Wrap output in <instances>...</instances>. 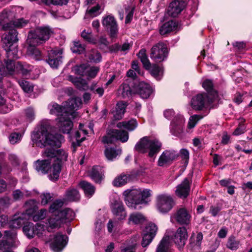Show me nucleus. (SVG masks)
<instances>
[{
    "mask_svg": "<svg viewBox=\"0 0 252 252\" xmlns=\"http://www.w3.org/2000/svg\"><path fill=\"white\" fill-rule=\"evenodd\" d=\"M68 154L63 150L47 149L42 153L43 160L35 162V169L42 173L49 174V178L56 181L59 177L62 167L67 160Z\"/></svg>",
    "mask_w": 252,
    "mask_h": 252,
    "instance_id": "1",
    "label": "nucleus"
},
{
    "mask_svg": "<svg viewBox=\"0 0 252 252\" xmlns=\"http://www.w3.org/2000/svg\"><path fill=\"white\" fill-rule=\"evenodd\" d=\"M52 129L49 120L42 121L32 133V140L33 143L41 148L47 146H60L64 140L63 137L61 134H53L51 133Z\"/></svg>",
    "mask_w": 252,
    "mask_h": 252,
    "instance_id": "2",
    "label": "nucleus"
},
{
    "mask_svg": "<svg viewBox=\"0 0 252 252\" xmlns=\"http://www.w3.org/2000/svg\"><path fill=\"white\" fill-rule=\"evenodd\" d=\"M152 191L147 189H127L123 194L126 205L132 209H137L139 204L147 203L145 200L151 195Z\"/></svg>",
    "mask_w": 252,
    "mask_h": 252,
    "instance_id": "3",
    "label": "nucleus"
},
{
    "mask_svg": "<svg viewBox=\"0 0 252 252\" xmlns=\"http://www.w3.org/2000/svg\"><path fill=\"white\" fill-rule=\"evenodd\" d=\"M81 104V98L77 97L68 100L63 106H61L55 102L51 103L49 104L48 108L50 114L57 115L58 117H61V115H64L67 113H70L73 117L75 114V110L80 107Z\"/></svg>",
    "mask_w": 252,
    "mask_h": 252,
    "instance_id": "4",
    "label": "nucleus"
},
{
    "mask_svg": "<svg viewBox=\"0 0 252 252\" xmlns=\"http://www.w3.org/2000/svg\"><path fill=\"white\" fill-rule=\"evenodd\" d=\"M161 143L157 139L145 136L135 145L134 149L141 153H148V156L153 158L160 150Z\"/></svg>",
    "mask_w": 252,
    "mask_h": 252,
    "instance_id": "5",
    "label": "nucleus"
},
{
    "mask_svg": "<svg viewBox=\"0 0 252 252\" xmlns=\"http://www.w3.org/2000/svg\"><path fill=\"white\" fill-rule=\"evenodd\" d=\"M51 29L48 27H39L34 31L29 32L27 40L28 45H39L48 40L53 34Z\"/></svg>",
    "mask_w": 252,
    "mask_h": 252,
    "instance_id": "6",
    "label": "nucleus"
},
{
    "mask_svg": "<svg viewBox=\"0 0 252 252\" xmlns=\"http://www.w3.org/2000/svg\"><path fill=\"white\" fill-rule=\"evenodd\" d=\"M174 205V200L173 197L168 193H160L156 197V207L158 212L161 213H168Z\"/></svg>",
    "mask_w": 252,
    "mask_h": 252,
    "instance_id": "7",
    "label": "nucleus"
},
{
    "mask_svg": "<svg viewBox=\"0 0 252 252\" xmlns=\"http://www.w3.org/2000/svg\"><path fill=\"white\" fill-rule=\"evenodd\" d=\"M11 23L2 25V29L6 32L1 36V42L4 49H9L14 43L18 41V32L14 29H10Z\"/></svg>",
    "mask_w": 252,
    "mask_h": 252,
    "instance_id": "8",
    "label": "nucleus"
},
{
    "mask_svg": "<svg viewBox=\"0 0 252 252\" xmlns=\"http://www.w3.org/2000/svg\"><path fill=\"white\" fill-rule=\"evenodd\" d=\"M214 99L205 94H198L192 97L190 105L193 109L201 111L208 108Z\"/></svg>",
    "mask_w": 252,
    "mask_h": 252,
    "instance_id": "9",
    "label": "nucleus"
},
{
    "mask_svg": "<svg viewBox=\"0 0 252 252\" xmlns=\"http://www.w3.org/2000/svg\"><path fill=\"white\" fill-rule=\"evenodd\" d=\"M7 65L10 68L11 71L9 74V76H12L18 74L27 75L32 69V66L27 63L16 62L13 60H6Z\"/></svg>",
    "mask_w": 252,
    "mask_h": 252,
    "instance_id": "10",
    "label": "nucleus"
},
{
    "mask_svg": "<svg viewBox=\"0 0 252 252\" xmlns=\"http://www.w3.org/2000/svg\"><path fill=\"white\" fill-rule=\"evenodd\" d=\"M72 71L78 75L86 76L88 79L94 78L99 71L97 66H90L87 63H83L74 66Z\"/></svg>",
    "mask_w": 252,
    "mask_h": 252,
    "instance_id": "11",
    "label": "nucleus"
},
{
    "mask_svg": "<svg viewBox=\"0 0 252 252\" xmlns=\"http://www.w3.org/2000/svg\"><path fill=\"white\" fill-rule=\"evenodd\" d=\"M101 23L103 27L109 32L111 38H116L119 32V27L115 18L112 14L102 17Z\"/></svg>",
    "mask_w": 252,
    "mask_h": 252,
    "instance_id": "12",
    "label": "nucleus"
},
{
    "mask_svg": "<svg viewBox=\"0 0 252 252\" xmlns=\"http://www.w3.org/2000/svg\"><path fill=\"white\" fill-rule=\"evenodd\" d=\"M128 133L123 130L113 129L107 133L106 136L102 138V142L103 144H112L116 140L122 142H126L128 139Z\"/></svg>",
    "mask_w": 252,
    "mask_h": 252,
    "instance_id": "13",
    "label": "nucleus"
},
{
    "mask_svg": "<svg viewBox=\"0 0 252 252\" xmlns=\"http://www.w3.org/2000/svg\"><path fill=\"white\" fill-rule=\"evenodd\" d=\"M67 241L66 235L59 233L51 236L47 243L52 251L55 252H60L66 246Z\"/></svg>",
    "mask_w": 252,
    "mask_h": 252,
    "instance_id": "14",
    "label": "nucleus"
},
{
    "mask_svg": "<svg viewBox=\"0 0 252 252\" xmlns=\"http://www.w3.org/2000/svg\"><path fill=\"white\" fill-rule=\"evenodd\" d=\"M77 113L75 111L73 117L70 113H67L64 115H61V117L56 119V126L60 131L63 133H69L73 126L71 118H74L77 116Z\"/></svg>",
    "mask_w": 252,
    "mask_h": 252,
    "instance_id": "15",
    "label": "nucleus"
},
{
    "mask_svg": "<svg viewBox=\"0 0 252 252\" xmlns=\"http://www.w3.org/2000/svg\"><path fill=\"white\" fill-rule=\"evenodd\" d=\"M167 54L168 50L166 45L159 42L152 48L150 58L155 62H160L167 58Z\"/></svg>",
    "mask_w": 252,
    "mask_h": 252,
    "instance_id": "16",
    "label": "nucleus"
},
{
    "mask_svg": "<svg viewBox=\"0 0 252 252\" xmlns=\"http://www.w3.org/2000/svg\"><path fill=\"white\" fill-rule=\"evenodd\" d=\"M185 119L181 114L176 115L171 123L170 129L171 133L179 136L183 132Z\"/></svg>",
    "mask_w": 252,
    "mask_h": 252,
    "instance_id": "17",
    "label": "nucleus"
},
{
    "mask_svg": "<svg viewBox=\"0 0 252 252\" xmlns=\"http://www.w3.org/2000/svg\"><path fill=\"white\" fill-rule=\"evenodd\" d=\"M158 230L157 225L153 223H149L143 232V239L141 245L143 247L149 245L156 235Z\"/></svg>",
    "mask_w": 252,
    "mask_h": 252,
    "instance_id": "18",
    "label": "nucleus"
},
{
    "mask_svg": "<svg viewBox=\"0 0 252 252\" xmlns=\"http://www.w3.org/2000/svg\"><path fill=\"white\" fill-rule=\"evenodd\" d=\"M94 0H86V4L88 5L85 18H94L98 16L103 10L102 4L94 3Z\"/></svg>",
    "mask_w": 252,
    "mask_h": 252,
    "instance_id": "19",
    "label": "nucleus"
},
{
    "mask_svg": "<svg viewBox=\"0 0 252 252\" xmlns=\"http://www.w3.org/2000/svg\"><path fill=\"white\" fill-rule=\"evenodd\" d=\"M188 238L187 229L184 227H179L172 237V240L179 249L183 248Z\"/></svg>",
    "mask_w": 252,
    "mask_h": 252,
    "instance_id": "20",
    "label": "nucleus"
},
{
    "mask_svg": "<svg viewBox=\"0 0 252 252\" xmlns=\"http://www.w3.org/2000/svg\"><path fill=\"white\" fill-rule=\"evenodd\" d=\"M191 182L188 178H185L183 182L178 185L175 191L176 195L181 198H186L189 195L190 190Z\"/></svg>",
    "mask_w": 252,
    "mask_h": 252,
    "instance_id": "21",
    "label": "nucleus"
},
{
    "mask_svg": "<svg viewBox=\"0 0 252 252\" xmlns=\"http://www.w3.org/2000/svg\"><path fill=\"white\" fill-rule=\"evenodd\" d=\"M177 157V154L174 151H165L158 158V165L163 167L171 164Z\"/></svg>",
    "mask_w": 252,
    "mask_h": 252,
    "instance_id": "22",
    "label": "nucleus"
},
{
    "mask_svg": "<svg viewBox=\"0 0 252 252\" xmlns=\"http://www.w3.org/2000/svg\"><path fill=\"white\" fill-rule=\"evenodd\" d=\"M62 50H52L49 54V58L47 61L49 65L53 68H57L62 63Z\"/></svg>",
    "mask_w": 252,
    "mask_h": 252,
    "instance_id": "23",
    "label": "nucleus"
},
{
    "mask_svg": "<svg viewBox=\"0 0 252 252\" xmlns=\"http://www.w3.org/2000/svg\"><path fill=\"white\" fill-rule=\"evenodd\" d=\"M113 215L118 220H123L126 216V213L124 207L123 203L120 200H115L111 205Z\"/></svg>",
    "mask_w": 252,
    "mask_h": 252,
    "instance_id": "24",
    "label": "nucleus"
},
{
    "mask_svg": "<svg viewBox=\"0 0 252 252\" xmlns=\"http://www.w3.org/2000/svg\"><path fill=\"white\" fill-rule=\"evenodd\" d=\"M191 216L188 211L185 208H180L171 217V219L175 220L181 224H188L190 220Z\"/></svg>",
    "mask_w": 252,
    "mask_h": 252,
    "instance_id": "25",
    "label": "nucleus"
},
{
    "mask_svg": "<svg viewBox=\"0 0 252 252\" xmlns=\"http://www.w3.org/2000/svg\"><path fill=\"white\" fill-rule=\"evenodd\" d=\"M181 28V25L174 20L168 21L163 24L159 29L161 35H165L171 32H177Z\"/></svg>",
    "mask_w": 252,
    "mask_h": 252,
    "instance_id": "26",
    "label": "nucleus"
},
{
    "mask_svg": "<svg viewBox=\"0 0 252 252\" xmlns=\"http://www.w3.org/2000/svg\"><path fill=\"white\" fill-rule=\"evenodd\" d=\"M185 2L183 1L174 0L168 7V14L172 17L177 16L185 8Z\"/></svg>",
    "mask_w": 252,
    "mask_h": 252,
    "instance_id": "27",
    "label": "nucleus"
},
{
    "mask_svg": "<svg viewBox=\"0 0 252 252\" xmlns=\"http://www.w3.org/2000/svg\"><path fill=\"white\" fill-rule=\"evenodd\" d=\"M35 118L34 110L29 107L25 109L19 116L18 121L22 124L24 126H26L28 123L32 122Z\"/></svg>",
    "mask_w": 252,
    "mask_h": 252,
    "instance_id": "28",
    "label": "nucleus"
},
{
    "mask_svg": "<svg viewBox=\"0 0 252 252\" xmlns=\"http://www.w3.org/2000/svg\"><path fill=\"white\" fill-rule=\"evenodd\" d=\"M136 91L142 98H147L153 93V89L149 84L141 82L137 87Z\"/></svg>",
    "mask_w": 252,
    "mask_h": 252,
    "instance_id": "29",
    "label": "nucleus"
},
{
    "mask_svg": "<svg viewBox=\"0 0 252 252\" xmlns=\"http://www.w3.org/2000/svg\"><path fill=\"white\" fill-rule=\"evenodd\" d=\"M68 80L71 82L80 90L85 91L89 88L87 81L83 78L69 75L68 76Z\"/></svg>",
    "mask_w": 252,
    "mask_h": 252,
    "instance_id": "30",
    "label": "nucleus"
},
{
    "mask_svg": "<svg viewBox=\"0 0 252 252\" xmlns=\"http://www.w3.org/2000/svg\"><path fill=\"white\" fill-rule=\"evenodd\" d=\"M146 220V218L140 213L134 212L129 215L128 219L129 224H141Z\"/></svg>",
    "mask_w": 252,
    "mask_h": 252,
    "instance_id": "31",
    "label": "nucleus"
},
{
    "mask_svg": "<svg viewBox=\"0 0 252 252\" xmlns=\"http://www.w3.org/2000/svg\"><path fill=\"white\" fill-rule=\"evenodd\" d=\"M11 71L10 68L7 65L6 60L2 63L0 61V88H2L3 79L4 77H9V74Z\"/></svg>",
    "mask_w": 252,
    "mask_h": 252,
    "instance_id": "32",
    "label": "nucleus"
},
{
    "mask_svg": "<svg viewBox=\"0 0 252 252\" xmlns=\"http://www.w3.org/2000/svg\"><path fill=\"white\" fill-rule=\"evenodd\" d=\"M4 234L9 247H15L18 245L19 242L17 240L16 233L15 230L5 231Z\"/></svg>",
    "mask_w": 252,
    "mask_h": 252,
    "instance_id": "33",
    "label": "nucleus"
},
{
    "mask_svg": "<svg viewBox=\"0 0 252 252\" xmlns=\"http://www.w3.org/2000/svg\"><path fill=\"white\" fill-rule=\"evenodd\" d=\"M126 104L122 101L118 102L116 109L113 111V114L116 120L122 119L125 113Z\"/></svg>",
    "mask_w": 252,
    "mask_h": 252,
    "instance_id": "34",
    "label": "nucleus"
},
{
    "mask_svg": "<svg viewBox=\"0 0 252 252\" xmlns=\"http://www.w3.org/2000/svg\"><path fill=\"white\" fill-rule=\"evenodd\" d=\"M62 223V220L60 218L59 213H53V215L48 220V227L51 229L60 227Z\"/></svg>",
    "mask_w": 252,
    "mask_h": 252,
    "instance_id": "35",
    "label": "nucleus"
},
{
    "mask_svg": "<svg viewBox=\"0 0 252 252\" xmlns=\"http://www.w3.org/2000/svg\"><path fill=\"white\" fill-rule=\"evenodd\" d=\"M60 218L62 219V223L69 221L72 220L75 217L74 212L69 208H65L59 213Z\"/></svg>",
    "mask_w": 252,
    "mask_h": 252,
    "instance_id": "36",
    "label": "nucleus"
},
{
    "mask_svg": "<svg viewBox=\"0 0 252 252\" xmlns=\"http://www.w3.org/2000/svg\"><path fill=\"white\" fill-rule=\"evenodd\" d=\"M79 186L84 190L85 195L88 197H91L95 191L94 187L87 182L81 181L80 182Z\"/></svg>",
    "mask_w": 252,
    "mask_h": 252,
    "instance_id": "37",
    "label": "nucleus"
},
{
    "mask_svg": "<svg viewBox=\"0 0 252 252\" xmlns=\"http://www.w3.org/2000/svg\"><path fill=\"white\" fill-rule=\"evenodd\" d=\"M13 12L14 8L12 10L4 9L0 13V26L15 17Z\"/></svg>",
    "mask_w": 252,
    "mask_h": 252,
    "instance_id": "38",
    "label": "nucleus"
},
{
    "mask_svg": "<svg viewBox=\"0 0 252 252\" xmlns=\"http://www.w3.org/2000/svg\"><path fill=\"white\" fill-rule=\"evenodd\" d=\"M137 123L134 119L128 121H124L117 124V126L119 128H125L128 130L132 131L137 126Z\"/></svg>",
    "mask_w": 252,
    "mask_h": 252,
    "instance_id": "39",
    "label": "nucleus"
},
{
    "mask_svg": "<svg viewBox=\"0 0 252 252\" xmlns=\"http://www.w3.org/2000/svg\"><path fill=\"white\" fill-rule=\"evenodd\" d=\"M202 87L208 92L209 95L216 99L218 97V94L213 89V83L210 80L206 79L202 83Z\"/></svg>",
    "mask_w": 252,
    "mask_h": 252,
    "instance_id": "40",
    "label": "nucleus"
},
{
    "mask_svg": "<svg viewBox=\"0 0 252 252\" xmlns=\"http://www.w3.org/2000/svg\"><path fill=\"white\" fill-rule=\"evenodd\" d=\"M37 45H29L27 49V54L35 60H40L42 59V55L40 51L35 47Z\"/></svg>",
    "mask_w": 252,
    "mask_h": 252,
    "instance_id": "41",
    "label": "nucleus"
},
{
    "mask_svg": "<svg viewBox=\"0 0 252 252\" xmlns=\"http://www.w3.org/2000/svg\"><path fill=\"white\" fill-rule=\"evenodd\" d=\"M91 178L96 183L100 182L103 178V172L99 166H94L90 173Z\"/></svg>",
    "mask_w": 252,
    "mask_h": 252,
    "instance_id": "42",
    "label": "nucleus"
},
{
    "mask_svg": "<svg viewBox=\"0 0 252 252\" xmlns=\"http://www.w3.org/2000/svg\"><path fill=\"white\" fill-rule=\"evenodd\" d=\"M129 180V176L122 174L116 177L113 181V185L115 187H120L126 185Z\"/></svg>",
    "mask_w": 252,
    "mask_h": 252,
    "instance_id": "43",
    "label": "nucleus"
},
{
    "mask_svg": "<svg viewBox=\"0 0 252 252\" xmlns=\"http://www.w3.org/2000/svg\"><path fill=\"white\" fill-rule=\"evenodd\" d=\"M65 197L68 201H76L80 199V195L77 190L70 189L66 191Z\"/></svg>",
    "mask_w": 252,
    "mask_h": 252,
    "instance_id": "44",
    "label": "nucleus"
},
{
    "mask_svg": "<svg viewBox=\"0 0 252 252\" xmlns=\"http://www.w3.org/2000/svg\"><path fill=\"white\" fill-rule=\"evenodd\" d=\"M24 234L29 238H32L35 236V226L32 222H28L23 228Z\"/></svg>",
    "mask_w": 252,
    "mask_h": 252,
    "instance_id": "45",
    "label": "nucleus"
},
{
    "mask_svg": "<svg viewBox=\"0 0 252 252\" xmlns=\"http://www.w3.org/2000/svg\"><path fill=\"white\" fill-rule=\"evenodd\" d=\"M121 150H116L113 148H106L104 152L106 158L109 160H114L118 156L121 155Z\"/></svg>",
    "mask_w": 252,
    "mask_h": 252,
    "instance_id": "46",
    "label": "nucleus"
},
{
    "mask_svg": "<svg viewBox=\"0 0 252 252\" xmlns=\"http://www.w3.org/2000/svg\"><path fill=\"white\" fill-rule=\"evenodd\" d=\"M203 239L202 233L198 232L196 234L193 233L190 237V244L193 247L199 248Z\"/></svg>",
    "mask_w": 252,
    "mask_h": 252,
    "instance_id": "47",
    "label": "nucleus"
},
{
    "mask_svg": "<svg viewBox=\"0 0 252 252\" xmlns=\"http://www.w3.org/2000/svg\"><path fill=\"white\" fill-rule=\"evenodd\" d=\"M138 57L142 62L143 66L147 69H150L151 64L148 59L145 49H141L138 54Z\"/></svg>",
    "mask_w": 252,
    "mask_h": 252,
    "instance_id": "48",
    "label": "nucleus"
},
{
    "mask_svg": "<svg viewBox=\"0 0 252 252\" xmlns=\"http://www.w3.org/2000/svg\"><path fill=\"white\" fill-rule=\"evenodd\" d=\"M83 125L81 124L79 125V131L76 132L74 137L77 141V145L85 139V135L87 134V130L83 129Z\"/></svg>",
    "mask_w": 252,
    "mask_h": 252,
    "instance_id": "49",
    "label": "nucleus"
},
{
    "mask_svg": "<svg viewBox=\"0 0 252 252\" xmlns=\"http://www.w3.org/2000/svg\"><path fill=\"white\" fill-rule=\"evenodd\" d=\"M151 74L158 80L161 79L163 70L161 67H160L156 64H154L150 69Z\"/></svg>",
    "mask_w": 252,
    "mask_h": 252,
    "instance_id": "50",
    "label": "nucleus"
},
{
    "mask_svg": "<svg viewBox=\"0 0 252 252\" xmlns=\"http://www.w3.org/2000/svg\"><path fill=\"white\" fill-rule=\"evenodd\" d=\"M38 202L33 199L27 201L26 203V207L27 208L26 214L28 215H31L35 212L38 208Z\"/></svg>",
    "mask_w": 252,
    "mask_h": 252,
    "instance_id": "51",
    "label": "nucleus"
},
{
    "mask_svg": "<svg viewBox=\"0 0 252 252\" xmlns=\"http://www.w3.org/2000/svg\"><path fill=\"white\" fill-rule=\"evenodd\" d=\"M118 93L119 94H121L124 98L128 97L131 95L132 91L128 85L124 84L120 87Z\"/></svg>",
    "mask_w": 252,
    "mask_h": 252,
    "instance_id": "52",
    "label": "nucleus"
},
{
    "mask_svg": "<svg viewBox=\"0 0 252 252\" xmlns=\"http://www.w3.org/2000/svg\"><path fill=\"white\" fill-rule=\"evenodd\" d=\"M240 246V241L237 240L235 236H231L229 237L226 246L232 251L237 250Z\"/></svg>",
    "mask_w": 252,
    "mask_h": 252,
    "instance_id": "53",
    "label": "nucleus"
},
{
    "mask_svg": "<svg viewBox=\"0 0 252 252\" xmlns=\"http://www.w3.org/2000/svg\"><path fill=\"white\" fill-rule=\"evenodd\" d=\"M168 238L164 237L158 246L156 252H169Z\"/></svg>",
    "mask_w": 252,
    "mask_h": 252,
    "instance_id": "54",
    "label": "nucleus"
},
{
    "mask_svg": "<svg viewBox=\"0 0 252 252\" xmlns=\"http://www.w3.org/2000/svg\"><path fill=\"white\" fill-rule=\"evenodd\" d=\"M24 222L25 220L21 216H15L14 218L9 221V225L11 227L17 228L20 227Z\"/></svg>",
    "mask_w": 252,
    "mask_h": 252,
    "instance_id": "55",
    "label": "nucleus"
},
{
    "mask_svg": "<svg viewBox=\"0 0 252 252\" xmlns=\"http://www.w3.org/2000/svg\"><path fill=\"white\" fill-rule=\"evenodd\" d=\"M81 37L85 40L89 42L95 44L96 43V39H94L92 34V31L90 29L87 30H84L81 32Z\"/></svg>",
    "mask_w": 252,
    "mask_h": 252,
    "instance_id": "56",
    "label": "nucleus"
},
{
    "mask_svg": "<svg viewBox=\"0 0 252 252\" xmlns=\"http://www.w3.org/2000/svg\"><path fill=\"white\" fill-rule=\"evenodd\" d=\"M63 201L61 200H57L54 201L50 207V212L52 213L58 214L60 213V209L63 206Z\"/></svg>",
    "mask_w": 252,
    "mask_h": 252,
    "instance_id": "57",
    "label": "nucleus"
},
{
    "mask_svg": "<svg viewBox=\"0 0 252 252\" xmlns=\"http://www.w3.org/2000/svg\"><path fill=\"white\" fill-rule=\"evenodd\" d=\"M23 137V134L20 132H14L10 133L8 137L10 144H15L19 143Z\"/></svg>",
    "mask_w": 252,
    "mask_h": 252,
    "instance_id": "58",
    "label": "nucleus"
},
{
    "mask_svg": "<svg viewBox=\"0 0 252 252\" xmlns=\"http://www.w3.org/2000/svg\"><path fill=\"white\" fill-rule=\"evenodd\" d=\"M202 118L203 117L200 115H194L190 116L188 124V127L189 129L193 128Z\"/></svg>",
    "mask_w": 252,
    "mask_h": 252,
    "instance_id": "59",
    "label": "nucleus"
},
{
    "mask_svg": "<svg viewBox=\"0 0 252 252\" xmlns=\"http://www.w3.org/2000/svg\"><path fill=\"white\" fill-rule=\"evenodd\" d=\"M18 83L24 92L31 93L33 91V87L29 82L26 80H21L19 81Z\"/></svg>",
    "mask_w": 252,
    "mask_h": 252,
    "instance_id": "60",
    "label": "nucleus"
},
{
    "mask_svg": "<svg viewBox=\"0 0 252 252\" xmlns=\"http://www.w3.org/2000/svg\"><path fill=\"white\" fill-rule=\"evenodd\" d=\"M71 50L73 53L78 54L82 53L85 50L84 46L81 44L79 41H74L73 45L71 47Z\"/></svg>",
    "mask_w": 252,
    "mask_h": 252,
    "instance_id": "61",
    "label": "nucleus"
},
{
    "mask_svg": "<svg viewBox=\"0 0 252 252\" xmlns=\"http://www.w3.org/2000/svg\"><path fill=\"white\" fill-rule=\"evenodd\" d=\"M125 9L126 13L125 23L127 24L129 23L132 19L134 7V6L130 5L127 6V7H126Z\"/></svg>",
    "mask_w": 252,
    "mask_h": 252,
    "instance_id": "62",
    "label": "nucleus"
},
{
    "mask_svg": "<svg viewBox=\"0 0 252 252\" xmlns=\"http://www.w3.org/2000/svg\"><path fill=\"white\" fill-rule=\"evenodd\" d=\"M46 229L44 225L41 223H37L35 225V235H36L39 237L42 236L45 234Z\"/></svg>",
    "mask_w": 252,
    "mask_h": 252,
    "instance_id": "63",
    "label": "nucleus"
},
{
    "mask_svg": "<svg viewBox=\"0 0 252 252\" xmlns=\"http://www.w3.org/2000/svg\"><path fill=\"white\" fill-rule=\"evenodd\" d=\"M28 23V20L23 18H20L13 21L12 24L15 28H22L26 26Z\"/></svg>",
    "mask_w": 252,
    "mask_h": 252,
    "instance_id": "64",
    "label": "nucleus"
}]
</instances>
